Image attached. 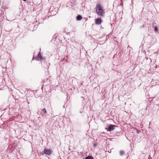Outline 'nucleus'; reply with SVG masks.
Here are the masks:
<instances>
[{
	"mask_svg": "<svg viewBox=\"0 0 159 159\" xmlns=\"http://www.w3.org/2000/svg\"><path fill=\"white\" fill-rule=\"evenodd\" d=\"M85 159H93V157L92 156H88L86 157Z\"/></svg>",
	"mask_w": 159,
	"mask_h": 159,
	"instance_id": "9",
	"label": "nucleus"
},
{
	"mask_svg": "<svg viewBox=\"0 0 159 159\" xmlns=\"http://www.w3.org/2000/svg\"><path fill=\"white\" fill-rule=\"evenodd\" d=\"M102 20L100 18H98L95 20V23L97 25L101 24L102 23Z\"/></svg>",
	"mask_w": 159,
	"mask_h": 159,
	"instance_id": "4",
	"label": "nucleus"
},
{
	"mask_svg": "<svg viewBox=\"0 0 159 159\" xmlns=\"http://www.w3.org/2000/svg\"><path fill=\"white\" fill-rule=\"evenodd\" d=\"M137 133H139V132L138 131H137Z\"/></svg>",
	"mask_w": 159,
	"mask_h": 159,
	"instance_id": "12",
	"label": "nucleus"
},
{
	"mask_svg": "<svg viewBox=\"0 0 159 159\" xmlns=\"http://www.w3.org/2000/svg\"><path fill=\"white\" fill-rule=\"evenodd\" d=\"M125 152L123 150H121L120 151V154L121 156H123Z\"/></svg>",
	"mask_w": 159,
	"mask_h": 159,
	"instance_id": "7",
	"label": "nucleus"
},
{
	"mask_svg": "<svg viewBox=\"0 0 159 159\" xmlns=\"http://www.w3.org/2000/svg\"><path fill=\"white\" fill-rule=\"evenodd\" d=\"M155 31L156 32H157L158 31V29L156 27H155Z\"/></svg>",
	"mask_w": 159,
	"mask_h": 159,
	"instance_id": "10",
	"label": "nucleus"
},
{
	"mask_svg": "<svg viewBox=\"0 0 159 159\" xmlns=\"http://www.w3.org/2000/svg\"><path fill=\"white\" fill-rule=\"evenodd\" d=\"M38 57L40 59H42V57L40 54V52H39V53L38 55Z\"/></svg>",
	"mask_w": 159,
	"mask_h": 159,
	"instance_id": "8",
	"label": "nucleus"
},
{
	"mask_svg": "<svg viewBox=\"0 0 159 159\" xmlns=\"http://www.w3.org/2000/svg\"><path fill=\"white\" fill-rule=\"evenodd\" d=\"M43 153L48 155H50L51 154L52 152L50 149H45L43 151Z\"/></svg>",
	"mask_w": 159,
	"mask_h": 159,
	"instance_id": "2",
	"label": "nucleus"
},
{
	"mask_svg": "<svg viewBox=\"0 0 159 159\" xmlns=\"http://www.w3.org/2000/svg\"><path fill=\"white\" fill-rule=\"evenodd\" d=\"M47 113V111L46 109L45 108H43L42 110V111H41V114L42 115H44L46 114Z\"/></svg>",
	"mask_w": 159,
	"mask_h": 159,
	"instance_id": "5",
	"label": "nucleus"
},
{
	"mask_svg": "<svg viewBox=\"0 0 159 159\" xmlns=\"http://www.w3.org/2000/svg\"><path fill=\"white\" fill-rule=\"evenodd\" d=\"M115 126H116L114 125H110L108 127V129L110 131L113 130Z\"/></svg>",
	"mask_w": 159,
	"mask_h": 159,
	"instance_id": "3",
	"label": "nucleus"
},
{
	"mask_svg": "<svg viewBox=\"0 0 159 159\" xmlns=\"http://www.w3.org/2000/svg\"><path fill=\"white\" fill-rule=\"evenodd\" d=\"M93 146H94V147H95L96 146V144H93Z\"/></svg>",
	"mask_w": 159,
	"mask_h": 159,
	"instance_id": "11",
	"label": "nucleus"
},
{
	"mask_svg": "<svg viewBox=\"0 0 159 159\" xmlns=\"http://www.w3.org/2000/svg\"><path fill=\"white\" fill-rule=\"evenodd\" d=\"M82 18V17L80 15H78L77 17H76V19L77 20H81Z\"/></svg>",
	"mask_w": 159,
	"mask_h": 159,
	"instance_id": "6",
	"label": "nucleus"
},
{
	"mask_svg": "<svg viewBox=\"0 0 159 159\" xmlns=\"http://www.w3.org/2000/svg\"><path fill=\"white\" fill-rule=\"evenodd\" d=\"M96 11L98 15L101 16H104L105 12L103 9V7L100 4H97L95 7Z\"/></svg>",
	"mask_w": 159,
	"mask_h": 159,
	"instance_id": "1",
	"label": "nucleus"
}]
</instances>
